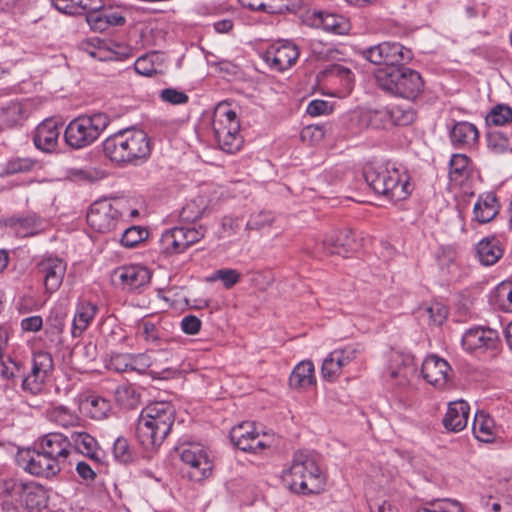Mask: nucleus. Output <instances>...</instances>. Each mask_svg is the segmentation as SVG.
<instances>
[{"instance_id": "nucleus-13", "label": "nucleus", "mask_w": 512, "mask_h": 512, "mask_svg": "<svg viewBox=\"0 0 512 512\" xmlns=\"http://www.w3.org/2000/svg\"><path fill=\"white\" fill-rule=\"evenodd\" d=\"M18 462L20 466L32 475L42 477H52L60 472L61 467L55 460H52L42 450L23 449L18 452Z\"/></svg>"}, {"instance_id": "nucleus-63", "label": "nucleus", "mask_w": 512, "mask_h": 512, "mask_svg": "<svg viewBox=\"0 0 512 512\" xmlns=\"http://www.w3.org/2000/svg\"><path fill=\"white\" fill-rule=\"evenodd\" d=\"M13 225L20 236H28L34 233L35 220L32 218L17 219Z\"/></svg>"}, {"instance_id": "nucleus-21", "label": "nucleus", "mask_w": 512, "mask_h": 512, "mask_svg": "<svg viewBox=\"0 0 512 512\" xmlns=\"http://www.w3.org/2000/svg\"><path fill=\"white\" fill-rule=\"evenodd\" d=\"M36 447L46 453L52 460H55L61 467V464L67 459L70 453V441L61 433H49L41 438Z\"/></svg>"}, {"instance_id": "nucleus-38", "label": "nucleus", "mask_w": 512, "mask_h": 512, "mask_svg": "<svg viewBox=\"0 0 512 512\" xmlns=\"http://www.w3.org/2000/svg\"><path fill=\"white\" fill-rule=\"evenodd\" d=\"M419 314L429 325L441 326L447 319L448 309L439 302H430L419 308Z\"/></svg>"}, {"instance_id": "nucleus-2", "label": "nucleus", "mask_w": 512, "mask_h": 512, "mask_svg": "<svg viewBox=\"0 0 512 512\" xmlns=\"http://www.w3.org/2000/svg\"><path fill=\"white\" fill-rule=\"evenodd\" d=\"M103 151L113 162L129 163L147 158L151 152V144L143 130L126 129L106 138Z\"/></svg>"}, {"instance_id": "nucleus-27", "label": "nucleus", "mask_w": 512, "mask_h": 512, "mask_svg": "<svg viewBox=\"0 0 512 512\" xmlns=\"http://www.w3.org/2000/svg\"><path fill=\"white\" fill-rule=\"evenodd\" d=\"M60 127L54 120H45L38 125L34 136L35 145L45 152L53 151L58 143Z\"/></svg>"}, {"instance_id": "nucleus-47", "label": "nucleus", "mask_w": 512, "mask_h": 512, "mask_svg": "<svg viewBox=\"0 0 512 512\" xmlns=\"http://www.w3.org/2000/svg\"><path fill=\"white\" fill-rule=\"evenodd\" d=\"M417 512H465L462 505L451 499H441L429 503Z\"/></svg>"}, {"instance_id": "nucleus-30", "label": "nucleus", "mask_w": 512, "mask_h": 512, "mask_svg": "<svg viewBox=\"0 0 512 512\" xmlns=\"http://www.w3.org/2000/svg\"><path fill=\"white\" fill-rule=\"evenodd\" d=\"M80 409L92 419L103 420L107 418L111 411V405L107 399L97 395H91L81 401Z\"/></svg>"}, {"instance_id": "nucleus-31", "label": "nucleus", "mask_w": 512, "mask_h": 512, "mask_svg": "<svg viewBox=\"0 0 512 512\" xmlns=\"http://www.w3.org/2000/svg\"><path fill=\"white\" fill-rule=\"evenodd\" d=\"M54 7L66 14H81L99 10L102 0H51Z\"/></svg>"}, {"instance_id": "nucleus-40", "label": "nucleus", "mask_w": 512, "mask_h": 512, "mask_svg": "<svg viewBox=\"0 0 512 512\" xmlns=\"http://www.w3.org/2000/svg\"><path fill=\"white\" fill-rule=\"evenodd\" d=\"M478 138V130L468 122L457 123L451 130V140L455 144H471Z\"/></svg>"}, {"instance_id": "nucleus-43", "label": "nucleus", "mask_w": 512, "mask_h": 512, "mask_svg": "<svg viewBox=\"0 0 512 512\" xmlns=\"http://www.w3.org/2000/svg\"><path fill=\"white\" fill-rule=\"evenodd\" d=\"M493 297L500 309L512 313V282H501L495 288Z\"/></svg>"}, {"instance_id": "nucleus-34", "label": "nucleus", "mask_w": 512, "mask_h": 512, "mask_svg": "<svg viewBox=\"0 0 512 512\" xmlns=\"http://www.w3.org/2000/svg\"><path fill=\"white\" fill-rule=\"evenodd\" d=\"M96 311V306L89 302H82L77 306L72 326L74 337L82 335L95 317Z\"/></svg>"}, {"instance_id": "nucleus-10", "label": "nucleus", "mask_w": 512, "mask_h": 512, "mask_svg": "<svg viewBox=\"0 0 512 512\" xmlns=\"http://www.w3.org/2000/svg\"><path fill=\"white\" fill-rule=\"evenodd\" d=\"M121 216L117 202L97 201L91 205L87 213V223L95 232L105 234L117 227Z\"/></svg>"}, {"instance_id": "nucleus-50", "label": "nucleus", "mask_w": 512, "mask_h": 512, "mask_svg": "<svg viewBox=\"0 0 512 512\" xmlns=\"http://www.w3.org/2000/svg\"><path fill=\"white\" fill-rule=\"evenodd\" d=\"M36 162L31 158H15L9 160L5 167L3 173L6 175H13L17 173H26L31 171Z\"/></svg>"}, {"instance_id": "nucleus-26", "label": "nucleus", "mask_w": 512, "mask_h": 512, "mask_svg": "<svg viewBox=\"0 0 512 512\" xmlns=\"http://www.w3.org/2000/svg\"><path fill=\"white\" fill-rule=\"evenodd\" d=\"M316 385L314 364L310 360L299 362L291 372L289 386L294 390H308Z\"/></svg>"}, {"instance_id": "nucleus-39", "label": "nucleus", "mask_w": 512, "mask_h": 512, "mask_svg": "<svg viewBox=\"0 0 512 512\" xmlns=\"http://www.w3.org/2000/svg\"><path fill=\"white\" fill-rule=\"evenodd\" d=\"M470 173L469 159L464 154H455L450 160L449 177L456 184H462Z\"/></svg>"}, {"instance_id": "nucleus-28", "label": "nucleus", "mask_w": 512, "mask_h": 512, "mask_svg": "<svg viewBox=\"0 0 512 512\" xmlns=\"http://www.w3.org/2000/svg\"><path fill=\"white\" fill-rule=\"evenodd\" d=\"M88 53L100 61H118L132 57V49L129 46L117 43L95 47Z\"/></svg>"}, {"instance_id": "nucleus-8", "label": "nucleus", "mask_w": 512, "mask_h": 512, "mask_svg": "<svg viewBox=\"0 0 512 512\" xmlns=\"http://www.w3.org/2000/svg\"><path fill=\"white\" fill-rule=\"evenodd\" d=\"M179 455L186 467V476L191 481L200 482L212 474L213 461L203 445L199 443L184 444L179 448Z\"/></svg>"}, {"instance_id": "nucleus-24", "label": "nucleus", "mask_w": 512, "mask_h": 512, "mask_svg": "<svg viewBox=\"0 0 512 512\" xmlns=\"http://www.w3.org/2000/svg\"><path fill=\"white\" fill-rule=\"evenodd\" d=\"M497 333L491 329L468 330L462 338V345L469 352L484 351L495 346Z\"/></svg>"}, {"instance_id": "nucleus-14", "label": "nucleus", "mask_w": 512, "mask_h": 512, "mask_svg": "<svg viewBox=\"0 0 512 512\" xmlns=\"http://www.w3.org/2000/svg\"><path fill=\"white\" fill-rule=\"evenodd\" d=\"M421 373L425 381L436 389H444L453 378L450 364L437 355H429L425 358Z\"/></svg>"}, {"instance_id": "nucleus-35", "label": "nucleus", "mask_w": 512, "mask_h": 512, "mask_svg": "<svg viewBox=\"0 0 512 512\" xmlns=\"http://www.w3.org/2000/svg\"><path fill=\"white\" fill-rule=\"evenodd\" d=\"M474 217L479 223H488L498 214L496 197L493 194L481 196L474 205Z\"/></svg>"}, {"instance_id": "nucleus-37", "label": "nucleus", "mask_w": 512, "mask_h": 512, "mask_svg": "<svg viewBox=\"0 0 512 512\" xmlns=\"http://www.w3.org/2000/svg\"><path fill=\"white\" fill-rule=\"evenodd\" d=\"M134 67L136 72L143 76L162 73L164 68L162 56L156 52L143 55L136 60Z\"/></svg>"}, {"instance_id": "nucleus-36", "label": "nucleus", "mask_w": 512, "mask_h": 512, "mask_svg": "<svg viewBox=\"0 0 512 512\" xmlns=\"http://www.w3.org/2000/svg\"><path fill=\"white\" fill-rule=\"evenodd\" d=\"M472 430L475 437L481 442L493 441L496 433L493 419L482 411L476 413Z\"/></svg>"}, {"instance_id": "nucleus-25", "label": "nucleus", "mask_w": 512, "mask_h": 512, "mask_svg": "<svg viewBox=\"0 0 512 512\" xmlns=\"http://www.w3.org/2000/svg\"><path fill=\"white\" fill-rule=\"evenodd\" d=\"M470 407L463 400L450 402L443 418L444 427L452 432L462 431L468 423Z\"/></svg>"}, {"instance_id": "nucleus-58", "label": "nucleus", "mask_w": 512, "mask_h": 512, "mask_svg": "<svg viewBox=\"0 0 512 512\" xmlns=\"http://www.w3.org/2000/svg\"><path fill=\"white\" fill-rule=\"evenodd\" d=\"M203 210L204 207L198 205L196 201H191L183 207L180 215L184 221L191 222L200 218L203 214Z\"/></svg>"}, {"instance_id": "nucleus-55", "label": "nucleus", "mask_w": 512, "mask_h": 512, "mask_svg": "<svg viewBox=\"0 0 512 512\" xmlns=\"http://www.w3.org/2000/svg\"><path fill=\"white\" fill-rule=\"evenodd\" d=\"M87 22L91 29L97 32H103L109 28L106 18L103 17V11H90L87 14Z\"/></svg>"}, {"instance_id": "nucleus-59", "label": "nucleus", "mask_w": 512, "mask_h": 512, "mask_svg": "<svg viewBox=\"0 0 512 512\" xmlns=\"http://www.w3.org/2000/svg\"><path fill=\"white\" fill-rule=\"evenodd\" d=\"M108 368L116 372H124L130 370V355L116 354L111 357Z\"/></svg>"}, {"instance_id": "nucleus-45", "label": "nucleus", "mask_w": 512, "mask_h": 512, "mask_svg": "<svg viewBox=\"0 0 512 512\" xmlns=\"http://www.w3.org/2000/svg\"><path fill=\"white\" fill-rule=\"evenodd\" d=\"M137 334L143 340L152 345H159L162 337L157 326L149 320H142L138 323Z\"/></svg>"}, {"instance_id": "nucleus-16", "label": "nucleus", "mask_w": 512, "mask_h": 512, "mask_svg": "<svg viewBox=\"0 0 512 512\" xmlns=\"http://www.w3.org/2000/svg\"><path fill=\"white\" fill-rule=\"evenodd\" d=\"M53 370V360L47 352H36L31 372L23 379V388L33 394L42 390L43 384Z\"/></svg>"}, {"instance_id": "nucleus-3", "label": "nucleus", "mask_w": 512, "mask_h": 512, "mask_svg": "<svg viewBox=\"0 0 512 512\" xmlns=\"http://www.w3.org/2000/svg\"><path fill=\"white\" fill-rule=\"evenodd\" d=\"M377 85L384 91L408 101H416L424 91L421 74L408 67H381L375 71Z\"/></svg>"}, {"instance_id": "nucleus-44", "label": "nucleus", "mask_w": 512, "mask_h": 512, "mask_svg": "<svg viewBox=\"0 0 512 512\" xmlns=\"http://www.w3.org/2000/svg\"><path fill=\"white\" fill-rule=\"evenodd\" d=\"M1 116L8 125L13 126L24 120L26 110L22 103L10 102L2 108Z\"/></svg>"}, {"instance_id": "nucleus-42", "label": "nucleus", "mask_w": 512, "mask_h": 512, "mask_svg": "<svg viewBox=\"0 0 512 512\" xmlns=\"http://www.w3.org/2000/svg\"><path fill=\"white\" fill-rule=\"evenodd\" d=\"M115 398L121 406L128 409L135 408L140 403V394L135 387L128 384L121 385L116 389Z\"/></svg>"}, {"instance_id": "nucleus-49", "label": "nucleus", "mask_w": 512, "mask_h": 512, "mask_svg": "<svg viewBox=\"0 0 512 512\" xmlns=\"http://www.w3.org/2000/svg\"><path fill=\"white\" fill-rule=\"evenodd\" d=\"M148 236V232L146 229L133 226L130 228H127L121 237V243L123 246L127 248H132L139 244L140 242L144 241Z\"/></svg>"}, {"instance_id": "nucleus-46", "label": "nucleus", "mask_w": 512, "mask_h": 512, "mask_svg": "<svg viewBox=\"0 0 512 512\" xmlns=\"http://www.w3.org/2000/svg\"><path fill=\"white\" fill-rule=\"evenodd\" d=\"M389 113L391 125L406 126L412 124L416 119V111L410 106H396L389 110Z\"/></svg>"}, {"instance_id": "nucleus-1", "label": "nucleus", "mask_w": 512, "mask_h": 512, "mask_svg": "<svg viewBox=\"0 0 512 512\" xmlns=\"http://www.w3.org/2000/svg\"><path fill=\"white\" fill-rule=\"evenodd\" d=\"M175 419V410L168 402L147 405L140 414L136 435L146 450L160 446L169 434Z\"/></svg>"}, {"instance_id": "nucleus-17", "label": "nucleus", "mask_w": 512, "mask_h": 512, "mask_svg": "<svg viewBox=\"0 0 512 512\" xmlns=\"http://www.w3.org/2000/svg\"><path fill=\"white\" fill-rule=\"evenodd\" d=\"M356 356L357 349L353 346L333 350L322 363V378L326 381L334 382L341 375L343 368L350 364Z\"/></svg>"}, {"instance_id": "nucleus-57", "label": "nucleus", "mask_w": 512, "mask_h": 512, "mask_svg": "<svg viewBox=\"0 0 512 512\" xmlns=\"http://www.w3.org/2000/svg\"><path fill=\"white\" fill-rule=\"evenodd\" d=\"M161 99L173 105L185 104L188 101V96L179 90L167 88L162 90Z\"/></svg>"}, {"instance_id": "nucleus-51", "label": "nucleus", "mask_w": 512, "mask_h": 512, "mask_svg": "<svg viewBox=\"0 0 512 512\" xmlns=\"http://www.w3.org/2000/svg\"><path fill=\"white\" fill-rule=\"evenodd\" d=\"M241 275L234 269H219L216 270L210 277L209 281H222L226 289L232 288L240 281Z\"/></svg>"}, {"instance_id": "nucleus-62", "label": "nucleus", "mask_w": 512, "mask_h": 512, "mask_svg": "<svg viewBox=\"0 0 512 512\" xmlns=\"http://www.w3.org/2000/svg\"><path fill=\"white\" fill-rule=\"evenodd\" d=\"M152 364V360L147 354L130 355V370L144 372Z\"/></svg>"}, {"instance_id": "nucleus-60", "label": "nucleus", "mask_w": 512, "mask_h": 512, "mask_svg": "<svg viewBox=\"0 0 512 512\" xmlns=\"http://www.w3.org/2000/svg\"><path fill=\"white\" fill-rule=\"evenodd\" d=\"M201 320L194 315H187L181 320V329L185 334L196 335L201 329Z\"/></svg>"}, {"instance_id": "nucleus-32", "label": "nucleus", "mask_w": 512, "mask_h": 512, "mask_svg": "<svg viewBox=\"0 0 512 512\" xmlns=\"http://www.w3.org/2000/svg\"><path fill=\"white\" fill-rule=\"evenodd\" d=\"M477 255L483 265H493L502 257L503 248L496 238H485L477 245Z\"/></svg>"}, {"instance_id": "nucleus-5", "label": "nucleus", "mask_w": 512, "mask_h": 512, "mask_svg": "<svg viewBox=\"0 0 512 512\" xmlns=\"http://www.w3.org/2000/svg\"><path fill=\"white\" fill-rule=\"evenodd\" d=\"M364 178L375 193L400 201L410 194L408 177L388 164H369L364 168Z\"/></svg>"}, {"instance_id": "nucleus-53", "label": "nucleus", "mask_w": 512, "mask_h": 512, "mask_svg": "<svg viewBox=\"0 0 512 512\" xmlns=\"http://www.w3.org/2000/svg\"><path fill=\"white\" fill-rule=\"evenodd\" d=\"M325 137L323 127L318 125H309L302 129L301 140L309 145L320 143Z\"/></svg>"}, {"instance_id": "nucleus-18", "label": "nucleus", "mask_w": 512, "mask_h": 512, "mask_svg": "<svg viewBox=\"0 0 512 512\" xmlns=\"http://www.w3.org/2000/svg\"><path fill=\"white\" fill-rule=\"evenodd\" d=\"M150 279V271L140 265L119 267L111 275L113 284L124 290H135L143 287L149 283Z\"/></svg>"}, {"instance_id": "nucleus-33", "label": "nucleus", "mask_w": 512, "mask_h": 512, "mask_svg": "<svg viewBox=\"0 0 512 512\" xmlns=\"http://www.w3.org/2000/svg\"><path fill=\"white\" fill-rule=\"evenodd\" d=\"M71 441L80 453L95 461H100L101 451L97 441L90 434L86 432H73L71 434Z\"/></svg>"}, {"instance_id": "nucleus-61", "label": "nucleus", "mask_w": 512, "mask_h": 512, "mask_svg": "<svg viewBox=\"0 0 512 512\" xmlns=\"http://www.w3.org/2000/svg\"><path fill=\"white\" fill-rule=\"evenodd\" d=\"M19 372V366L12 359L6 360L0 358V377L3 379H11Z\"/></svg>"}, {"instance_id": "nucleus-7", "label": "nucleus", "mask_w": 512, "mask_h": 512, "mask_svg": "<svg viewBox=\"0 0 512 512\" xmlns=\"http://www.w3.org/2000/svg\"><path fill=\"white\" fill-rule=\"evenodd\" d=\"M110 118L105 113L79 116L65 130V140L73 148H84L94 143L108 127Z\"/></svg>"}, {"instance_id": "nucleus-15", "label": "nucleus", "mask_w": 512, "mask_h": 512, "mask_svg": "<svg viewBox=\"0 0 512 512\" xmlns=\"http://www.w3.org/2000/svg\"><path fill=\"white\" fill-rule=\"evenodd\" d=\"M304 22L314 28H321L326 32L344 35L351 28L350 22L342 15L327 11H311L304 16Z\"/></svg>"}, {"instance_id": "nucleus-56", "label": "nucleus", "mask_w": 512, "mask_h": 512, "mask_svg": "<svg viewBox=\"0 0 512 512\" xmlns=\"http://www.w3.org/2000/svg\"><path fill=\"white\" fill-rule=\"evenodd\" d=\"M275 0H239L240 4L243 7H246L251 10L256 11H263L267 13L274 12L275 6H274Z\"/></svg>"}, {"instance_id": "nucleus-23", "label": "nucleus", "mask_w": 512, "mask_h": 512, "mask_svg": "<svg viewBox=\"0 0 512 512\" xmlns=\"http://www.w3.org/2000/svg\"><path fill=\"white\" fill-rule=\"evenodd\" d=\"M40 272L44 277V286L47 292L53 293L62 284L66 264L59 258H45L39 264Z\"/></svg>"}, {"instance_id": "nucleus-64", "label": "nucleus", "mask_w": 512, "mask_h": 512, "mask_svg": "<svg viewBox=\"0 0 512 512\" xmlns=\"http://www.w3.org/2000/svg\"><path fill=\"white\" fill-rule=\"evenodd\" d=\"M331 110L330 105L324 100H313L307 106V113L310 116H320L328 114Z\"/></svg>"}, {"instance_id": "nucleus-12", "label": "nucleus", "mask_w": 512, "mask_h": 512, "mask_svg": "<svg viewBox=\"0 0 512 512\" xmlns=\"http://www.w3.org/2000/svg\"><path fill=\"white\" fill-rule=\"evenodd\" d=\"M363 55L370 62L384 64V67H402L401 63L412 57L409 49L399 43L390 42L370 47L364 50Z\"/></svg>"}, {"instance_id": "nucleus-48", "label": "nucleus", "mask_w": 512, "mask_h": 512, "mask_svg": "<svg viewBox=\"0 0 512 512\" xmlns=\"http://www.w3.org/2000/svg\"><path fill=\"white\" fill-rule=\"evenodd\" d=\"M512 121V109L507 105H497L486 116L489 125L502 126Z\"/></svg>"}, {"instance_id": "nucleus-6", "label": "nucleus", "mask_w": 512, "mask_h": 512, "mask_svg": "<svg viewBox=\"0 0 512 512\" xmlns=\"http://www.w3.org/2000/svg\"><path fill=\"white\" fill-rule=\"evenodd\" d=\"M212 129L219 148L230 154L237 153L243 146L240 122L230 104L219 103L213 113Z\"/></svg>"}, {"instance_id": "nucleus-20", "label": "nucleus", "mask_w": 512, "mask_h": 512, "mask_svg": "<svg viewBox=\"0 0 512 512\" xmlns=\"http://www.w3.org/2000/svg\"><path fill=\"white\" fill-rule=\"evenodd\" d=\"M354 243L355 235L350 228L332 230L322 240L325 252L342 256H346L352 250Z\"/></svg>"}, {"instance_id": "nucleus-19", "label": "nucleus", "mask_w": 512, "mask_h": 512, "mask_svg": "<svg viewBox=\"0 0 512 512\" xmlns=\"http://www.w3.org/2000/svg\"><path fill=\"white\" fill-rule=\"evenodd\" d=\"M298 57V48L290 42H277L271 45L264 54L265 62L279 72L291 68Z\"/></svg>"}, {"instance_id": "nucleus-29", "label": "nucleus", "mask_w": 512, "mask_h": 512, "mask_svg": "<svg viewBox=\"0 0 512 512\" xmlns=\"http://www.w3.org/2000/svg\"><path fill=\"white\" fill-rule=\"evenodd\" d=\"M387 109H364L357 114V123L363 128L381 129L391 125Z\"/></svg>"}, {"instance_id": "nucleus-22", "label": "nucleus", "mask_w": 512, "mask_h": 512, "mask_svg": "<svg viewBox=\"0 0 512 512\" xmlns=\"http://www.w3.org/2000/svg\"><path fill=\"white\" fill-rule=\"evenodd\" d=\"M12 492L20 496L22 504L31 512L40 511L47 505V495L43 487L36 484L16 482Z\"/></svg>"}, {"instance_id": "nucleus-4", "label": "nucleus", "mask_w": 512, "mask_h": 512, "mask_svg": "<svg viewBox=\"0 0 512 512\" xmlns=\"http://www.w3.org/2000/svg\"><path fill=\"white\" fill-rule=\"evenodd\" d=\"M282 478L285 485L298 494L318 493L324 487V478L317 463L303 452L295 453Z\"/></svg>"}, {"instance_id": "nucleus-54", "label": "nucleus", "mask_w": 512, "mask_h": 512, "mask_svg": "<svg viewBox=\"0 0 512 512\" xmlns=\"http://www.w3.org/2000/svg\"><path fill=\"white\" fill-rule=\"evenodd\" d=\"M113 452L115 458L120 462L126 463L132 459V453L128 441L125 438L119 437L116 439Z\"/></svg>"}, {"instance_id": "nucleus-11", "label": "nucleus", "mask_w": 512, "mask_h": 512, "mask_svg": "<svg viewBox=\"0 0 512 512\" xmlns=\"http://www.w3.org/2000/svg\"><path fill=\"white\" fill-rule=\"evenodd\" d=\"M232 442L241 450L260 453L271 447L273 440L270 436L260 434L251 422H243L231 430Z\"/></svg>"}, {"instance_id": "nucleus-41", "label": "nucleus", "mask_w": 512, "mask_h": 512, "mask_svg": "<svg viewBox=\"0 0 512 512\" xmlns=\"http://www.w3.org/2000/svg\"><path fill=\"white\" fill-rule=\"evenodd\" d=\"M48 418L63 427L75 426L79 422V417L74 412L64 406H55L47 411Z\"/></svg>"}, {"instance_id": "nucleus-9", "label": "nucleus", "mask_w": 512, "mask_h": 512, "mask_svg": "<svg viewBox=\"0 0 512 512\" xmlns=\"http://www.w3.org/2000/svg\"><path fill=\"white\" fill-rule=\"evenodd\" d=\"M205 236V229L199 227H175L165 231L160 238L161 252L167 255L179 254Z\"/></svg>"}, {"instance_id": "nucleus-52", "label": "nucleus", "mask_w": 512, "mask_h": 512, "mask_svg": "<svg viewBox=\"0 0 512 512\" xmlns=\"http://www.w3.org/2000/svg\"><path fill=\"white\" fill-rule=\"evenodd\" d=\"M275 221V217L271 212L260 211L251 215L247 222V227L252 230L271 226Z\"/></svg>"}]
</instances>
